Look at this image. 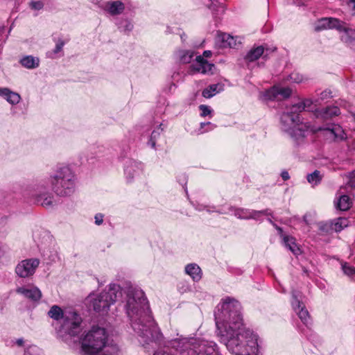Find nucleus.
<instances>
[{"instance_id":"obj_52","label":"nucleus","mask_w":355,"mask_h":355,"mask_svg":"<svg viewBox=\"0 0 355 355\" xmlns=\"http://www.w3.org/2000/svg\"><path fill=\"white\" fill-rule=\"evenodd\" d=\"M211 55V51H205L203 52V56L206 58H209Z\"/></svg>"},{"instance_id":"obj_48","label":"nucleus","mask_w":355,"mask_h":355,"mask_svg":"<svg viewBox=\"0 0 355 355\" xmlns=\"http://www.w3.org/2000/svg\"><path fill=\"white\" fill-rule=\"evenodd\" d=\"M281 177L282 178V179L284 180H288L289 178H290V175H289V173L288 171H283L282 173H281Z\"/></svg>"},{"instance_id":"obj_18","label":"nucleus","mask_w":355,"mask_h":355,"mask_svg":"<svg viewBox=\"0 0 355 355\" xmlns=\"http://www.w3.org/2000/svg\"><path fill=\"white\" fill-rule=\"evenodd\" d=\"M217 43H220V46L222 48H236L241 44L238 41L237 37H234L229 34L220 33L217 36Z\"/></svg>"},{"instance_id":"obj_12","label":"nucleus","mask_w":355,"mask_h":355,"mask_svg":"<svg viewBox=\"0 0 355 355\" xmlns=\"http://www.w3.org/2000/svg\"><path fill=\"white\" fill-rule=\"evenodd\" d=\"M144 164L139 161L129 159L126 162L124 173L128 182H131L139 178L143 173Z\"/></svg>"},{"instance_id":"obj_5","label":"nucleus","mask_w":355,"mask_h":355,"mask_svg":"<svg viewBox=\"0 0 355 355\" xmlns=\"http://www.w3.org/2000/svg\"><path fill=\"white\" fill-rule=\"evenodd\" d=\"M169 345L182 355H220L216 350V343L212 341L183 338L172 340Z\"/></svg>"},{"instance_id":"obj_28","label":"nucleus","mask_w":355,"mask_h":355,"mask_svg":"<svg viewBox=\"0 0 355 355\" xmlns=\"http://www.w3.org/2000/svg\"><path fill=\"white\" fill-rule=\"evenodd\" d=\"M323 178V174L318 170H315L313 173H309L306 175L307 182L313 187L317 186L320 184Z\"/></svg>"},{"instance_id":"obj_30","label":"nucleus","mask_w":355,"mask_h":355,"mask_svg":"<svg viewBox=\"0 0 355 355\" xmlns=\"http://www.w3.org/2000/svg\"><path fill=\"white\" fill-rule=\"evenodd\" d=\"M352 204L349 197L347 195H343L339 198L336 203V207L341 211H347L351 207Z\"/></svg>"},{"instance_id":"obj_29","label":"nucleus","mask_w":355,"mask_h":355,"mask_svg":"<svg viewBox=\"0 0 355 355\" xmlns=\"http://www.w3.org/2000/svg\"><path fill=\"white\" fill-rule=\"evenodd\" d=\"M223 89V87L220 84H214L209 85L207 88L205 89L202 91V96L206 98H210L213 97L215 94L218 93L220 91Z\"/></svg>"},{"instance_id":"obj_36","label":"nucleus","mask_w":355,"mask_h":355,"mask_svg":"<svg viewBox=\"0 0 355 355\" xmlns=\"http://www.w3.org/2000/svg\"><path fill=\"white\" fill-rule=\"evenodd\" d=\"M199 109L201 111L200 115L203 117L207 116H211L212 113V110L206 105H200L199 106Z\"/></svg>"},{"instance_id":"obj_8","label":"nucleus","mask_w":355,"mask_h":355,"mask_svg":"<svg viewBox=\"0 0 355 355\" xmlns=\"http://www.w3.org/2000/svg\"><path fill=\"white\" fill-rule=\"evenodd\" d=\"M292 90L289 87L274 86L270 89L262 92L260 98L262 101H281L291 96Z\"/></svg>"},{"instance_id":"obj_19","label":"nucleus","mask_w":355,"mask_h":355,"mask_svg":"<svg viewBox=\"0 0 355 355\" xmlns=\"http://www.w3.org/2000/svg\"><path fill=\"white\" fill-rule=\"evenodd\" d=\"M340 114V109L337 106H331L317 111L316 116L318 118L327 120Z\"/></svg>"},{"instance_id":"obj_47","label":"nucleus","mask_w":355,"mask_h":355,"mask_svg":"<svg viewBox=\"0 0 355 355\" xmlns=\"http://www.w3.org/2000/svg\"><path fill=\"white\" fill-rule=\"evenodd\" d=\"M122 28L124 31H130L133 28V24L129 21H125L123 22Z\"/></svg>"},{"instance_id":"obj_25","label":"nucleus","mask_w":355,"mask_h":355,"mask_svg":"<svg viewBox=\"0 0 355 355\" xmlns=\"http://www.w3.org/2000/svg\"><path fill=\"white\" fill-rule=\"evenodd\" d=\"M19 63L21 64V66L26 69H33L37 68L39 66L40 60L37 57L32 55H25L19 60Z\"/></svg>"},{"instance_id":"obj_54","label":"nucleus","mask_w":355,"mask_h":355,"mask_svg":"<svg viewBox=\"0 0 355 355\" xmlns=\"http://www.w3.org/2000/svg\"><path fill=\"white\" fill-rule=\"evenodd\" d=\"M154 355H156L155 354Z\"/></svg>"},{"instance_id":"obj_43","label":"nucleus","mask_w":355,"mask_h":355,"mask_svg":"<svg viewBox=\"0 0 355 355\" xmlns=\"http://www.w3.org/2000/svg\"><path fill=\"white\" fill-rule=\"evenodd\" d=\"M30 6L33 9L38 10H41L43 8L44 3L42 1H31L30 3Z\"/></svg>"},{"instance_id":"obj_11","label":"nucleus","mask_w":355,"mask_h":355,"mask_svg":"<svg viewBox=\"0 0 355 355\" xmlns=\"http://www.w3.org/2000/svg\"><path fill=\"white\" fill-rule=\"evenodd\" d=\"M301 295L297 291L292 292L291 304L301 321L306 326L311 324V317L304 305L300 302Z\"/></svg>"},{"instance_id":"obj_53","label":"nucleus","mask_w":355,"mask_h":355,"mask_svg":"<svg viewBox=\"0 0 355 355\" xmlns=\"http://www.w3.org/2000/svg\"><path fill=\"white\" fill-rule=\"evenodd\" d=\"M180 37L182 42H184L186 40V35L184 33L180 35Z\"/></svg>"},{"instance_id":"obj_3","label":"nucleus","mask_w":355,"mask_h":355,"mask_svg":"<svg viewBox=\"0 0 355 355\" xmlns=\"http://www.w3.org/2000/svg\"><path fill=\"white\" fill-rule=\"evenodd\" d=\"M318 103V100L313 101L311 98H304L297 103L287 107L280 117L281 128L286 132L296 144H300L311 129L309 123L301 121L300 113L310 111L313 103Z\"/></svg>"},{"instance_id":"obj_20","label":"nucleus","mask_w":355,"mask_h":355,"mask_svg":"<svg viewBox=\"0 0 355 355\" xmlns=\"http://www.w3.org/2000/svg\"><path fill=\"white\" fill-rule=\"evenodd\" d=\"M187 275H189L191 279L198 282L202 279V270L196 263H189L184 268Z\"/></svg>"},{"instance_id":"obj_42","label":"nucleus","mask_w":355,"mask_h":355,"mask_svg":"<svg viewBox=\"0 0 355 355\" xmlns=\"http://www.w3.org/2000/svg\"><path fill=\"white\" fill-rule=\"evenodd\" d=\"M331 97V92L329 89H326L323 92H322L320 94V98L318 99V101H324L329 98Z\"/></svg>"},{"instance_id":"obj_35","label":"nucleus","mask_w":355,"mask_h":355,"mask_svg":"<svg viewBox=\"0 0 355 355\" xmlns=\"http://www.w3.org/2000/svg\"><path fill=\"white\" fill-rule=\"evenodd\" d=\"M24 355H41V350L36 345H31L26 349Z\"/></svg>"},{"instance_id":"obj_51","label":"nucleus","mask_w":355,"mask_h":355,"mask_svg":"<svg viewBox=\"0 0 355 355\" xmlns=\"http://www.w3.org/2000/svg\"><path fill=\"white\" fill-rule=\"evenodd\" d=\"M15 343L18 345V346H22L24 343V340L23 338H18L16 340V342Z\"/></svg>"},{"instance_id":"obj_7","label":"nucleus","mask_w":355,"mask_h":355,"mask_svg":"<svg viewBox=\"0 0 355 355\" xmlns=\"http://www.w3.org/2000/svg\"><path fill=\"white\" fill-rule=\"evenodd\" d=\"M123 291L121 286L116 284H111L107 290L98 294H91L88 296V300L93 309L101 314L107 313L112 304L118 297L122 295Z\"/></svg>"},{"instance_id":"obj_44","label":"nucleus","mask_w":355,"mask_h":355,"mask_svg":"<svg viewBox=\"0 0 355 355\" xmlns=\"http://www.w3.org/2000/svg\"><path fill=\"white\" fill-rule=\"evenodd\" d=\"M347 184L351 187H355V170L349 173Z\"/></svg>"},{"instance_id":"obj_13","label":"nucleus","mask_w":355,"mask_h":355,"mask_svg":"<svg viewBox=\"0 0 355 355\" xmlns=\"http://www.w3.org/2000/svg\"><path fill=\"white\" fill-rule=\"evenodd\" d=\"M230 211L234 212V215L239 219H258L261 215H270L268 209L255 211L242 208L230 207Z\"/></svg>"},{"instance_id":"obj_17","label":"nucleus","mask_w":355,"mask_h":355,"mask_svg":"<svg viewBox=\"0 0 355 355\" xmlns=\"http://www.w3.org/2000/svg\"><path fill=\"white\" fill-rule=\"evenodd\" d=\"M16 292L33 302H37L42 297L41 291L35 286L31 288L19 287L17 288Z\"/></svg>"},{"instance_id":"obj_40","label":"nucleus","mask_w":355,"mask_h":355,"mask_svg":"<svg viewBox=\"0 0 355 355\" xmlns=\"http://www.w3.org/2000/svg\"><path fill=\"white\" fill-rule=\"evenodd\" d=\"M290 80L293 83H300L302 82L303 77L302 75L299 74L298 73H292L290 75Z\"/></svg>"},{"instance_id":"obj_22","label":"nucleus","mask_w":355,"mask_h":355,"mask_svg":"<svg viewBox=\"0 0 355 355\" xmlns=\"http://www.w3.org/2000/svg\"><path fill=\"white\" fill-rule=\"evenodd\" d=\"M340 32H343L341 40L346 44H352L355 43V29L349 28L343 22V27Z\"/></svg>"},{"instance_id":"obj_38","label":"nucleus","mask_w":355,"mask_h":355,"mask_svg":"<svg viewBox=\"0 0 355 355\" xmlns=\"http://www.w3.org/2000/svg\"><path fill=\"white\" fill-rule=\"evenodd\" d=\"M342 268L344 273L348 276H352L355 274V268L350 266L347 263L343 264Z\"/></svg>"},{"instance_id":"obj_21","label":"nucleus","mask_w":355,"mask_h":355,"mask_svg":"<svg viewBox=\"0 0 355 355\" xmlns=\"http://www.w3.org/2000/svg\"><path fill=\"white\" fill-rule=\"evenodd\" d=\"M193 51L191 50L178 49L174 53L175 58L177 61L182 64L189 63L193 57Z\"/></svg>"},{"instance_id":"obj_1","label":"nucleus","mask_w":355,"mask_h":355,"mask_svg":"<svg viewBox=\"0 0 355 355\" xmlns=\"http://www.w3.org/2000/svg\"><path fill=\"white\" fill-rule=\"evenodd\" d=\"M216 309L214 315L220 342L236 355H259L257 336L244 327L240 303L227 297Z\"/></svg>"},{"instance_id":"obj_46","label":"nucleus","mask_w":355,"mask_h":355,"mask_svg":"<svg viewBox=\"0 0 355 355\" xmlns=\"http://www.w3.org/2000/svg\"><path fill=\"white\" fill-rule=\"evenodd\" d=\"M103 218H104L103 214H102L101 213L96 214L94 216L96 225H101L103 223Z\"/></svg>"},{"instance_id":"obj_32","label":"nucleus","mask_w":355,"mask_h":355,"mask_svg":"<svg viewBox=\"0 0 355 355\" xmlns=\"http://www.w3.org/2000/svg\"><path fill=\"white\" fill-rule=\"evenodd\" d=\"M48 315L50 318L58 320L64 316L63 315V311L62 310L56 305L53 306L49 311L48 312Z\"/></svg>"},{"instance_id":"obj_41","label":"nucleus","mask_w":355,"mask_h":355,"mask_svg":"<svg viewBox=\"0 0 355 355\" xmlns=\"http://www.w3.org/2000/svg\"><path fill=\"white\" fill-rule=\"evenodd\" d=\"M65 44V42L62 39H58L56 42L55 47L53 50L54 53H58L62 50L63 46Z\"/></svg>"},{"instance_id":"obj_4","label":"nucleus","mask_w":355,"mask_h":355,"mask_svg":"<svg viewBox=\"0 0 355 355\" xmlns=\"http://www.w3.org/2000/svg\"><path fill=\"white\" fill-rule=\"evenodd\" d=\"M81 352L85 355H119V347L110 342L105 328L93 326L80 338Z\"/></svg>"},{"instance_id":"obj_9","label":"nucleus","mask_w":355,"mask_h":355,"mask_svg":"<svg viewBox=\"0 0 355 355\" xmlns=\"http://www.w3.org/2000/svg\"><path fill=\"white\" fill-rule=\"evenodd\" d=\"M40 264L38 259L32 258L21 261L15 267L16 274L22 278L33 276Z\"/></svg>"},{"instance_id":"obj_2","label":"nucleus","mask_w":355,"mask_h":355,"mask_svg":"<svg viewBox=\"0 0 355 355\" xmlns=\"http://www.w3.org/2000/svg\"><path fill=\"white\" fill-rule=\"evenodd\" d=\"M124 293L126 295L124 305L126 314L132 329L140 337L141 342L149 344L161 340L162 334L151 315L143 291L129 288Z\"/></svg>"},{"instance_id":"obj_49","label":"nucleus","mask_w":355,"mask_h":355,"mask_svg":"<svg viewBox=\"0 0 355 355\" xmlns=\"http://www.w3.org/2000/svg\"><path fill=\"white\" fill-rule=\"evenodd\" d=\"M8 89V87H0V96L4 98L5 96H6Z\"/></svg>"},{"instance_id":"obj_39","label":"nucleus","mask_w":355,"mask_h":355,"mask_svg":"<svg viewBox=\"0 0 355 355\" xmlns=\"http://www.w3.org/2000/svg\"><path fill=\"white\" fill-rule=\"evenodd\" d=\"M178 290L180 293H184L191 290L190 286L187 282H182L178 284Z\"/></svg>"},{"instance_id":"obj_34","label":"nucleus","mask_w":355,"mask_h":355,"mask_svg":"<svg viewBox=\"0 0 355 355\" xmlns=\"http://www.w3.org/2000/svg\"><path fill=\"white\" fill-rule=\"evenodd\" d=\"M348 226V220L345 218H338L332 224V228L336 232H340Z\"/></svg>"},{"instance_id":"obj_15","label":"nucleus","mask_w":355,"mask_h":355,"mask_svg":"<svg viewBox=\"0 0 355 355\" xmlns=\"http://www.w3.org/2000/svg\"><path fill=\"white\" fill-rule=\"evenodd\" d=\"M46 189L44 182H40L37 186L36 201L44 207H51L53 205V196L49 192H42Z\"/></svg>"},{"instance_id":"obj_23","label":"nucleus","mask_w":355,"mask_h":355,"mask_svg":"<svg viewBox=\"0 0 355 355\" xmlns=\"http://www.w3.org/2000/svg\"><path fill=\"white\" fill-rule=\"evenodd\" d=\"M264 52V49L262 46H259L252 48L244 56V60L247 63L252 62L258 60Z\"/></svg>"},{"instance_id":"obj_10","label":"nucleus","mask_w":355,"mask_h":355,"mask_svg":"<svg viewBox=\"0 0 355 355\" xmlns=\"http://www.w3.org/2000/svg\"><path fill=\"white\" fill-rule=\"evenodd\" d=\"M81 322L82 319L79 315L75 312H70L64 315L62 329L65 333L74 336L78 332Z\"/></svg>"},{"instance_id":"obj_14","label":"nucleus","mask_w":355,"mask_h":355,"mask_svg":"<svg viewBox=\"0 0 355 355\" xmlns=\"http://www.w3.org/2000/svg\"><path fill=\"white\" fill-rule=\"evenodd\" d=\"M343 27V21L338 20L336 18L324 17L318 19L315 24V31H320L325 29L335 28L338 31H341Z\"/></svg>"},{"instance_id":"obj_45","label":"nucleus","mask_w":355,"mask_h":355,"mask_svg":"<svg viewBox=\"0 0 355 355\" xmlns=\"http://www.w3.org/2000/svg\"><path fill=\"white\" fill-rule=\"evenodd\" d=\"M268 221L275 227V229L278 231V233L280 236V237L282 239V241H284V236H288V235H286L283 233V230L280 227L277 226L275 223H274L271 219H268Z\"/></svg>"},{"instance_id":"obj_37","label":"nucleus","mask_w":355,"mask_h":355,"mask_svg":"<svg viewBox=\"0 0 355 355\" xmlns=\"http://www.w3.org/2000/svg\"><path fill=\"white\" fill-rule=\"evenodd\" d=\"M211 207H209V206H205V205H197L196 207H195V209L198 211H202V210H206L207 212H213V211H216V212H218L219 214H226V212H223V211H216V210H213L211 209Z\"/></svg>"},{"instance_id":"obj_27","label":"nucleus","mask_w":355,"mask_h":355,"mask_svg":"<svg viewBox=\"0 0 355 355\" xmlns=\"http://www.w3.org/2000/svg\"><path fill=\"white\" fill-rule=\"evenodd\" d=\"M284 244L294 254L298 255L301 253V250L295 243V239L292 236H284Z\"/></svg>"},{"instance_id":"obj_24","label":"nucleus","mask_w":355,"mask_h":355,"mask_svg":"<svg viewBox=\"0 0 355 355\" xmlns=\"http://www.w3.org/2000/svg\"><path fill=\"white\" fill-rule=\"evenodd\" d=\"M324 130L327 132V135H329L331 137H334L335 140L342 141L346 138L344 130L338 125H334L331 128H327Z\"/></svg>"},{"instance_id":"obj_6","label":"nucleus","mask_w":355,"mask_h":355,"mask_svg":"<svg viewBox=\"0 0 355 355\" xmlns=\"http://www.w3.org/2000/svg\"><path fill=\"white\" fill-rule=\"evenodd\" d=\"M52 190L59 196H68L75 191V175L69 166H62L50 175Z\"/></svg>"},{"instance_id":"obj_50","label":"nucleus","mask_w":355,"mask_h":355,"mask_svg":"<svg viewBox=\"0 0 355 355\" xmlns=\"http://www.w3.org/2000/svg\"><path fill=\"white\" fill-rule=\"evenodd\" d=\"M205 125H209V126H210V127H211V128H210V130H213V129L216 127L214 124H212V123H210V122L201 123H200V127H201V128H203Z\"/></svg>"},{"instance_id":"obj_16","label":"nucleus","mask_w":355,"mask_h":355,"mask_svg":"<svg viewBox=\"0 0 355 355\" xmlns=\"http://www.w3.org/2000/svg\"><path fill=\"white\" fill-rule=\"evenodd\" d=\"M194 71L202 73H212L214 64L209 63L201 55L196 58V63L192 65Z\"/></svg>"},{"instance_id":"obj_26","label":"nucleus","mask_w":355,"mask_h":355,"mask_svg":"<svg viewBox=\"0 0 355 355\" xmlns=\"http://www.w3.org/2000/svg\"><path fill=\"white\" fill-rule=\"evenodd\" d=\"M125 9L124 4L120 1H115L108 3L107 10L112 15L121 14Z\"/></svg>"},{"instance_id":"obj_31","label":"nucleus","mask_w":355,"mask_h":355,"mask_svg":"<svg viewBox=\"0 0 355 355\" xmlns=\"http://www.w3.org/2000/svg\"><path fill=\"white\" fill-rule=\"evenodd\" d=\"M4 99L11 105H17L20 102L21 98L18 93L12 92L8 88Z\"/></svg>"},{"instance_id":"obj_33","label":"nucleus","mask_w":355,"mask_h":355,"mask_svg":"<svg viewBox=\"0 0 355 355\" xmlns=\"http://www.w3.org/2000/svg\"><path fill=\"white\" fill-rule=\"evenodd\" d=\"M161 125H162L160 124L157 129L152 132L150 139L148 142V144L153 148H155L157 139L159 137L161 132L163 131Z\"/></svg>"}]
</instances>
